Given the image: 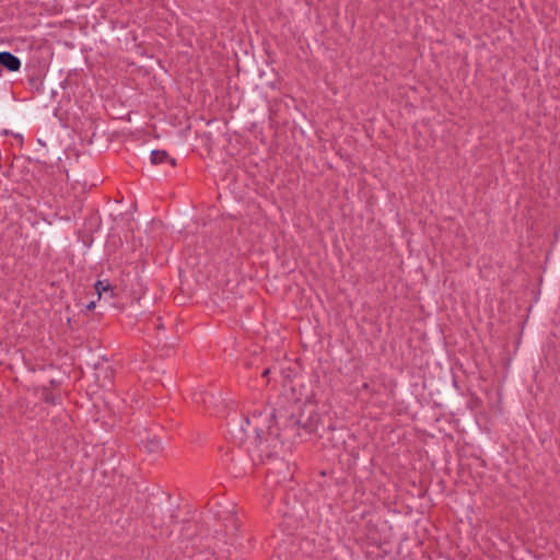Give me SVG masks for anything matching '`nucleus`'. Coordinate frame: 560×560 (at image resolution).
<instances>
[{"instance_id": "1", "label": "nucleus", "mask_w": 560, "mask_h": 560, "mask_svg": "<svg viewBox=\"0 0 560 560\" xmlns=\"http://www.w3.org/2000/svg\"><path fill=\"white\" fill-rule=\"evenodd\" d=\"M248 452L259 459L278 457L283 450L276 412L271 407H259L248 411L241 424Z\"/></svg>"}, {"instance_id": "2", "label": "nucleus", "mask_w": 560, "mask_h": 560, "mask_svg": "<svg viewBox=\"0 0 560 560\" xmlns=\"http://www.w3.org/2000/svg\"><path fill=\"white\" fill-rule=\"evenodd\" d=\"M292 478V472L289 465L282 459L276 460L273 467L268 469L266 477V485L269 488H275Z\"/></svg>"}, {"instance_id": "3", "label": "nucleus", "mask_w": 560, "mask_h": 560, "mask_svg": "<svg viewBox=\"0 0 560 560\" xmlns=\"http://www.w3.org/2000/svg\"><path fill=\"white\" fill-rule=\"evenodd\" d=\"M95 291L98 295V299H110L113 296V290L110 289V287L108 285V283H106L105 281H102V280H98L96 283H95Z\"/></svg>"}, {"instance_id": "4", "label": "nucleus", "mask_w": 560, "mask_h": 560, "mask_svg": "<svg viewBox=\"0 0 560 560\" xmlns=\"http://www.w3.org/2000/svg\"><path fill=\"white\" fill-rule=\"evenodd\" d=\"M168 159V154L164 150H153L151 152V162L153 164H160Z\"/></svg>"}, {"instance_id": "5", "label": "nucleus", "mask_w": 560, "mask_h": 560, "mask_svg": "<svg viewBox=\"0 0 560 560\" xmlns=\"http://www.w3.org/2000/svg\"><path fill=\"white\" fill-rule=\"evenodd\" d=\"M43 396L47 401H50L51 404L56 402V398L51 396V393L48 390V387H44Z\"/></svg>"}, {"instance_id": "6", "label": "nucleus", "mask_w": 560, "mask_h": 560, "mask_svg": "<svg viewBox=\"0 0 560 560\" xmlns=\"http://www.w3.org/2000/svg\"><path fill=\"white\" fill-rule=\"evenodd\" d=\"M150 445H151L150 446L151 451H159L161 447L160 441H158V440L150 441Z\"/></svg>"}, {"instance_id": "7", "label": "nucleus", "mask_w": 560, "mask_h": 560, "mask_svg": "<svg viewBox=\"0 0 560 560\" xmlns=\"http://www.w3.org/2000/svg\"><path fill=\"white\" fill-rule=\"evenodd\" d=\"M284 388H285V395H289V394L294 395L295 394V388L294 387L289 386V387H284Z\"/></svg>"}, {"instance_id": "8", "label": "nucleus", "mask_w": 560, "mask_h": 560, "mask_svg": "<svg viewBox=\"0 0 560 560\" xmlns=\"http://www.w3.org/2000/svg\"><path fill=\"white\" fill-rule=\"evenodd\" d=\"M86 307H88L89 310H93V308H95V302H94V301L90 302V303L88 304V306H86Z\"/></svg>"}]
</instances>
